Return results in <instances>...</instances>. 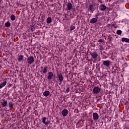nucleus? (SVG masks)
<instances>
[{
    "mask_svg": "<svg viewBox=\"0 0 129 129\" xmlns=\"http://www.w3.org/2000/svg\"><path fill=\"white\" fill-rule=\"evenodd\" d=\"M7 85V81H4L2 84H0V89H2L3 87H5Z\"/></svg>",
    "mask_w": 129,
    "mask_h": 129,
    "instance_id": "16",
    "label": "nucleus"
},
{
    "mask_svg": "<svg viewBox=\"0 0 129 129\" xmlns=\"http://www.w3.org/2000/svg\"><path fill=\"white\" fill-rule=\"evenodd\" d=\"M103 43H104V39H100L98 41V47L99 48L101 54H102V50L104 49L103 48Z\"/></svg>",
    "mask_w": 129,
    "mask_h": 129,
    "instance_id": "1",
    "label": "nucleus"
},
{
    "mask_svg": "<svg viewBox=\"0 0 129 129\" xmlns=\"http://www.w3.org/2000/svg\"><path fill=\"white\" fill-rule=\"evenodd\" d=\"M24 60V55H21L20 56H18V62H21Z\"/></svg>",
    "mask_w": 129,
    "mask_h": 129,
    "instance_id": "18",
    "label": "nucleus"
},
{
    "mask_svg": "<svg viewBox=\"0 0 129 129\" xmlns=\"http://www.w3.org/2000/svg\"><path fill=\"white\" fill-rule=\"evenodd\" d=\"M68 112H69L68 110L66 109H63L61 112L62 116H66L67 114H68Z\"/></svg>",
    "mask_w": 129,
    "mask_h": 129,
    "instance_id": "10",
    "label": "nucleus"
},
{
    "mask_svg": "<svg viewBox=\"0 0 129 129\" xmlns=\"http://www.w3.org/2000/svg\"><path fill=\"white\" fill-rule=\"evenodd\" d=\"M93 117L94 120H97L99 118L98 114L96 112L93 113Z\"/></svg>",
    "mask_w": 129,
    "mask_h": 129,
    "instance_id": "12",
    "label": "nucleus"
},
{
    "mask_svg": "<svg viewBox=\"0 0 129 129\" xmlns=\"http://www.w3.org/2000/svg\"><path fill=\"white\" fill-rule=\"evenodd\" d=\"M100 90H101V89L97 86H95L93 89V92L95 94H98L100 92Z\"/></svg>",
    "mask_w": 129,
    "mask_h": 129,
    "instance_id": "3",
    "label": "nucleus"
},
{
    "mask_svg": "<svg viewBox=\"0 0 129 129\" xmlns=\"http://www.w3.org/2000/svg\"><path fill=\"white\" fill-rule=\"evenodd\" d=\"M53 76H54V74L52 72H49L48 73L47 80H52L53 79Z\"/></svg>",
    "mask_w": 129,
    "mask_h": 129,
    "instance_id": "5",
    "label": "nucleus"
},
{
    "mask_svg": "<svg viewBox=\"0 0 129 129\" xmlns=\"http://www.w3.org/2000/svg\"><path fill=\"white\" fill-rule=\"evenodd\" d=\"M31 31H35V27L31 26Z\"/></svg>",
    "mask_w": 129,
    "mask_h": 129,
    "instance_id": "28",
    "label": "nucleus"
},
{
    "mask_svg": "<svg viewBox=\"0 0 129 129\" xmlns=\"http://www.w3.org/2000/svg\"><path fill=\"white\" fill-rule=\"evenodd\" d=\"M122 33V31H121V30H118L116 31V34H117V35H121Z\"/></svg>",
    "mask_w": 129,
    "mask_h": 129,
    "instance_id": "25",
    "label": "nucleus"
},
{
    "mask_svg": "<svg viewBox=\"0 0 129 129\" xmlns=\"http://www.w3.org/2000/svg\"><path fill=\"white\" fill-rule=\"evenodd\" d=\"M10 18L11 21H15V20H16V16H15L14 15H12Z\"/></svg>",
    "mask_w": 129,
    "mask_h": 129,
    "instance_id": "24",
    "label": "nucleus"
},
{
    "mask_svg": "<svg viewBox=\"0 0 129 129\" xmlns=\"http://www.w3.org/2000/svg\"><path fill=\"white\" fill-rule=\"evenodd\" d=\"M73 30H75V26L72 25L70 27V31H73Z\"/></svg>",
    "mask_w": 129,
    "mask_h": 129,
    "instance_id": "26",
    "label": "nucleus"
},
{
    "mask_svg": "<svg viewBox=\"0 0 129 129\" xmlns=\"http://www.w3.org/2000/svg\"><path fill=\"white\" fill-rule=\"evenodd\" d=\"M42 70L41 71V73L46 74L48 72V67L47 66H45L44 68L43 67H41Z\"/></svg>",
    "mask_w": 129,
    "mask_h": 129,
    "instance_id": "7",
    "label": "nucleus"
},
{
    "mask_svg": "<svg viewBox=\"0 0 129 129\" xmlns=\"http://www.w3.org/2000/svg\"><path fill=\"white\" fill-rule=\"evenodd\" d=\"M3 102L2 103V107H6L7 105H8V101L6 99H3Z\"/></svg>",
    "mask_w": 129,
    "mask_h": 129,
    "instance_id": "13",
    "label": "nucleus"
},
{
    "mask_svg": "<svg viewBox=\"0 0 129 129\" xmlns=\"http://www.w3.org/2000/svg\"><path fill=\"white\" fill-rule=\"evenodd\" d=\"M34 59L33 56H29L28 57L27 59V62L28 64H30V65H32L33 63H34Z\"/></svg>",
    "mask_w": 129,
    "mask_h": 129,
    "instance_id": "2",
    "label": "nucleus"
},
{
    "mask_svg": "<svg viewBox=\"0 0 129 129\" xmlns=\"http://www.w3.org/2000/svg\"><path fill=\"white\" fill-rule=\"evenodd\" d=\"M111 63V62L110 61V60H104L103 63L104 66H106V67H109Z\"/></svg>",
    "mask_w": 129,
    "mask_h": 129,
    "instance_id": "9",
    "label": "nucleus"
},
{
    "mask_svg": "<svg viewBox=\"0 0 129 129\" xmlns=\"http://www.w3.org/2000/svg\"><path fill=\"white\" fill-rule=\"evenodd\" d=\"M5 27H7V28H10V27H11V23L10 21H8L5 23Z\"/></svg>",
    "mask_w": 129,
    "mask_h": 129,
    "instance_id": "21",
    "label": "nucleus"
},
{
    "mask_svg": "<svg viewBox=\"0 0 129 129\" xmlns=\"http://www.w3.org/2000/svg\"><path fill=\"white\" fill-rule=\"evenodd\" d=\"M100 9L101 11H105L106 10V6L103 5H101L100 6Z\"/></svg>",
    "mask_w": 129,
    "mask_h": 129,
    "instance_id": "19",
    "label": "nucleus"
},
{
    "mask_svg": "<svg viewBox=\"0 0 129 129\" xmlns=\"http://www.w3.org/2000/svg\"><path fill=\"white\" fill-rule=\"evenodd\" d=\"M81 122L79 121L77 123V126H78V127H79V126H81Z\"/></svg>",
    "mask_w": 129,
    "mask_h": 129,
    "instance_id": "27",
    "label": "nucleus"
},
{
    "mask_svg": "<svg viewBox=\"0 0 129 129\" xmlns=\"http://www.w3.org/2000/svg\"><path fill=\"white\" fill-rule=\"evenodd\" d=\"M95 17V19H97V20L98 19V15H96Z\"/></svg>",
    "mask_w": 129,
    "mask_h": 129,
    "instance_id": "30",
    "label": "nucleus"
},
{
    "mask_svg": "<svg viewBox=\"0 0 129 129\" xmlns=\"http://www.w3.org/2000/svg\"><path fill=\"white\" fill-rule=\"evenodd\" d=\"M46 22L47 24H50V23H52V18H51V17H48L46 20Z\"/></svg>",
    "mask_w": 129,
    "mask_h": 129,
    "instance_id": "22",
    "label": "nucleus"
},
{
    "mask_svg": "<svg viewBox=\"0 0 129 129\" xmlns=\"http://www.w3.org/2000/svg\"><path fill=\"white\" fill-rule=\"evenodd\" d=\"M100 100V99H98L97 101Z\"/></svg>",
    "mask_w": 129,
    "mask_h": 129,
    "instance_id": "31",
    "label": "nucleus"
},
{
    "mask_svg": "<svg viewBox=\"0 0 129 129\" xmlns=\"http://www.w3.org/2000/svg\"><path fill=\"white\" fill-rule=\"evenodd\" d=\"M90 55H91L92 58H93V59H96V58H97V57H98V54L97 53V52L94 51L93 52H92Z\"/></svg>",
    "mask_w": 129,
    "mask_h": 129,
    "instance_id": "8",
    "label": "nucleus"
},
{
    "mask_svg": "<svg viewBox=\"0 0 129 129\" xmlns=\"http://www.w3.org/2000/svg\"><path fill=\"white\" fill-rule=\"evenodd\" d=\"M69 91H70V88H68L66 90V92H67V93H68L69 92Z\"/></svg>",
    "mask_w": 129,
    "mask_h": 129,
    "instance_id": "29",
    "label": "nucleus"
},
{
    "mask_svg": "<svg viewBox=\"0 0 129 129\" xmlns=\"http://www.w3.org/2000/svg\"><path fill=\"white\" fill-rule=\"evenodd\" d=\"M42 122L44 124H45V125H48V124H49L48 121H46V117H42Z\"/></svg>",
    "mask_w": 129,
    "mask_h": 129,
    "instance_id": "15",
    "label": "nucleus"
},
{
    "mask_svg": "<svg viewBox=\"0 0 129 129\" xmlns=\"http://www.w3.org/2000/svg\"><path fill=\"white\" fill-rule=\"evenodd\" d=\"M9 106L10 108H13L14 107V104L12 102H10L9 103Z\"/></svg>",
    "mask_w": 129,
    "mask_h": 129,
    "instance_id": "23",
    "label": "nucleus"
},
{
    "mask_svg": "<svg viewBox=\"0 0 129 129\" xmlns=\"http://www.w3.org/2000/svg\"><path fill=\"white\" fill-rule=\"evenodd\" d=\"M89 10L91 12H94V11L95 10V4L94 3L91 4L89 6Z\"/></svg>",
    "mask_w": 129,
    "mask_h": 129,
    "instance_id": "6",
    "label": "nucleus"
},
{
    "mask_svg": "<svg viewBox=\"0 0 129 129\" xmlns=\"http://www.w3.org/2000/svg\"><path fill=\"white\" fill-rule=\"evenodd\" d=\"M57 77L59 80V85H61V84H62V82H63V75H62V74L60 73L58 75H57Z\"/></svg>",
    "mask_w": 129,
    "mask_h": 129,
    "instance_id": "4",
    "label": "nucleus"
},
{
    "mask_svg": "<svg viewBox=\"0 0 129 129\" xmlns=\"http://www.w3.org/2000/svg\"><path fill=\"white\" fill-rule=\"evenodd\" d=\"M122 42H125L126 43H129V39L127 38H122L121 39Z\"/></svg>",
    "mask_w": 129,
    "mask_h": 129,
    "instance_id": "20",
    "label": "nucleus"
},
{
    "mask_svg": "<svg viewBox=\"0 0 129 129\" xmlns=\"http://www.w3.org/2000/svg\"><path fill=\"white\" fill-rule=\"evenodd\" d=\"M67 6V9L68 11H71V9L73 8L72 4H71V3H68Z\"/></svg>",
    "mask_w": 129,
    "mask_h": 129,
    "instance_id": "11",
    "label": "nucleus"
},
{
    "mask_svg": "<svg viewBox=\"0 0 129 129\" xmlns=\"http://www.w3.org/2000/svg\"><path fill=\"white\" fill-rule=\"evenodd\" d=\"M97 22V19L95 18H93L91 19L90 21V23L91 24H95Z\"/></svg>",
    "mask_w": 129,
    "mask_h": 129,
    "instance_id": "14",
    "label": "nucleus"
},
{
    "mask_svg": "<svg viewBox=\"0 0 129 129\" xmlns=\"http://www.w3.org/2000/svg\"><path fill=\"white\" fill-rule=\"evenodd\" d=\"M43 95L45 97H47L50 95V91H45L44 92H43Z\"/></svg>",
    "mask_w": 129,
    "mask_h": 129,
    "instance_id": "17",
    "label": "nucleus"
}]
</instances>
